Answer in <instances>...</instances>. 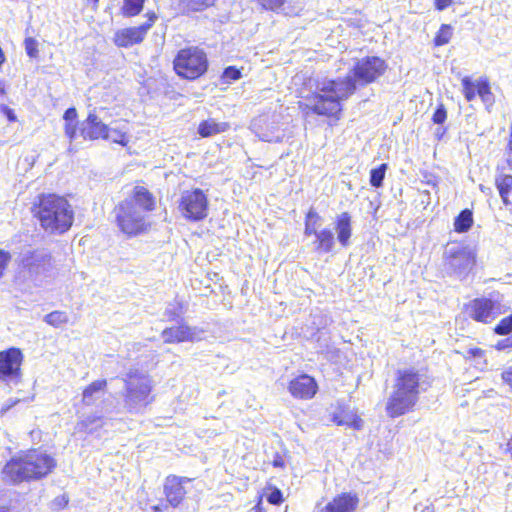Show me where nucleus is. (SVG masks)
<instances>
[{"mask_svg":"<svg viewBox=\"0 0 512 512\" xmlns=\"http://www.w3.org/2000/svg\"><path fill=\"white\" fill-rule=\"evenodd\" d=\"M44 321L55 328L68 323L69 317L66 312L55 310L50 312L44 317Z\"/></svg>","mask_w":512,"mask_h":512,"instance_id":"obj_33","label":"nucleus"},{"mask_svg":"<svg viewBox=\"0 0 512 512\" xmlns=\"http://www.w3.org/2000/svg\"><path fill=\"white\" fill-rule=\"evenodd\" d=\"M184 310V304L182 302H177L175 308L173 309H166L165 316L167 317V320L172 322L177 320V318L180 316V314Z\"/></svg>","mask_w":512,"mask_h":512,"instance_id":"obj_41","label":"nucleus"},{"mask_svg":"<svg viewBox=\"0 0 512 512\" xmlns=\"http://www.w3.org/2000/svg\"><path fill=\"white\" fill-rule=\"evenodd\" d=\"M474 224L473 212L465 208L454 219V231L457 233L468 232Z\"/></svg>","mask_w":512,"mask_h":512,"instance_id":"obj_28","label":"nucleus"},{"mask_svg":"<svg viewBox=\"0 0 512 512\" xmlns=\"http://www.w3.org/2000/svg\"><path fill=\"white\" fill-rule=\"evenodd\" d=\"M272 466L275 468H281V469L285 468V466H286L285 461L279 453L275 454L273 461H272Z\"/></svg>","mask_w":512,"mask_h":512,"instance_id":"obj_47","label":"nucleus"},{"mask_svg":"<svg viewBox=\"0 0 512 512\" xmlns=\"http://www.w3.org/2000/svg\"><path fill=\"white\" fill-rule=\"evenodd\" d=\"M155 400L152 380L142 373H128L124 381L123 402L129 413H140Z\"/></svg>","mask_w":512,"mask_h":512,"instance_id":"obj_7","label":"nucleus"},{"mask_svg":"<svg viewBox=\"0 0 512 512\" xmlns=\"http://www.w3.org/2000/svg\"><path fill=\"white\" fill-rule=\"evenodd\" d=\"M107 386L108 382L106 379H97L85 386L82 391V404L85 406L92 405L95 401V394L106 391Z\"/></svg>","mask_w":512,"mask_h":512,"instance_id":"obj_25","label":"nucleus"},{"mask_svg":"<svg viewBox=\"0 0 512 512\" xmlns=\"http://www.w3.org/2000/svg\"><path fill=\"white\" fill-rule=\"evenodd\" d=\"M23 360L20 348L9 347L0 351V381L18 382L22 377Z\"/></svg>","mask_w":512,"mask_h":512,"instance_id":"obj_11","label":"nucleus"},{"mask_svg":"<svg viewBox=\"0 0 512 512\" xmlns=\"http://www.w3.org/2000/svg\"><path fill=\"white\" fill-rule=\"evenodd\" d=\"M77 118L78 113L75 107H70L64 112V133L70 141L74 140L77 135Z\"/></svg>","mask_w":512,"mask_h":512,"instance_id":"obj_27","label":"nucleus"},{"mask_svg":"<svg viewBox=\"0 0 512 512\" xmlns=\"http://www.w3.org/2000/svg\"><path fill=\"white\" fill-rule=\"evenodd\" d=\"M447 117H448L447 109L443 103H440L436 107L431 120L434 124L442 125L446 122Z\"/></svg>","mask_w":512,"mask_h":512,"instance_id":"obj_39","label":"nucleus"},{"mask_svg":"<svg viewBox=\"0 0 512 512\" xmlns=\"http://www.w3.org/2000/svg\"><path fill=\"white\" fill-rule=\"evenodd\" d=\"M25 267L31 275H41L49 272L53 268V258L50 253L37 256L31 252L25 259Z\"/></svg>","mask_w":512,"mask_h":512,"instance_id":"obj_21","label":"nucleus"},{"mask_svg":"<svg viewBox=\"0 0 512 512\" xmlns=\"http://www.w3.org/2000/svg\"><path fill=\"white\" fill-rule=\"evenodd\" d=\"M6 94V89L4 83H0V96H3Z\"/></svg>","mask_w":512,"mask_h":512,"instance_id":"obj_56","label":"nucleus"},{"mask_svg":"<svg viewBox=\"0 0 512 512\" xmlns=\"http://www.w3.org/2000/svg\"><path fill=\"white\" fill-rule=\"evenodd\" d=\"M287 389L292 398L308 401L319 392V384L315 377L307 373H300L288 382Z\"/></svg>","mask_w":512,"mask_h":512,"instance_id":"obj_15","label":"nucleus"},{"mask_svg":"<svg viewBox=\"0 0 512 512\" xmlns=\"http://www.w3.org/2000/svg\"><path fill=\"white\" fill-rule=\"evenodd\" d=\"M217 0H179L178 6L183 15L202 13L216 4Z\"/></svg>","mask_w":512,"mask_h":512,"instance_id":"obj_24","label":"nucleus"},{"mask_svg":"<svg viewBox=\"0 0 512 512\" xmlns=\"http://www.w3.org/2000/svg\"><path fill=\"white\" fill-rule=\"evenodd\" d=\"M209 200L200 188H193L182 192L178 210L190 222L204 220L208 216Z\"/></svg>","mask_w":512,"mask_h":512,"instance_id":"obj_8","label":"nucleus"},{"mask_svg":"<svg viewBox=\"0 0 512 512\" xmlns=\"http://www.w3.org/2000/svg\"><path fill=\"white\" fill-rule=\"evenodd\" d=\"M192 478L169 474L163 483V495L165 501L172 508L180 507L186 500L188 491L186 484L192 482Z\"/></svg>","mask_w":512,"mask_h":512,"instance_id":"obj_14","label":"nucleus"},{"mask_svg":"<svg viewBox=\"0 0 512 512\" xmlns=\"http://www.w3.org/2000/svg\"><path fill=\"white\" fill-rule=\"evenodd\" d=\"M114 134V136L111 138L113 143L119 144L121 146H127L129 143V137L127 132L121 131L119 129H113L111 130Z\"/></svg>","mask_w":512,"mask_h":512,"instance_id":"obj_40","label":"nucleus"},{"mask_svg":"<svg viewBox=\"0 0 512 512\" xmlns=\"http://www.w3.org/2000/svg\"><path fill=\"white\" fill-rule=\"evenodd\" d=\"M505 453L508 454L512 459V434L510 435L506 442Z\"/></svg>","mask_w":512,"mask_h":512,"instance_id":"obj_51","label":"nucleus"},{"mask_svg":"<svg viewBox=\"0 0 512 512\" xmlns=\"http://www.w3.org/2000/svg\"><path fill=\"white\" fill-rule=\"evenodd\" d=\"M388 69L389 65L382 57L364 56L353 64L351 75L323 81L318 91L298 101V108L306 114L324 117L330 124H337L343 115L342 102L351 97L358 86L365 87L379 81Z\"/></svg>","mask_w":512,"mask_h":512,"instance_id":"obj_1","label":"nucleus"},{"mask_svg":"<svg viewBox=\"0 0 512 512\" xmlns=\"http://www.w3.org/2000/svg\"><path fill=\"white\" fill-rule=\"evenodd\" d=\"M230 124L228 122H219L214 118L202 120L198 124L197 132L202 138H209L228 131Z\"/></svg>","mask_w":512,"mask_h":512,"instance_id":"obj_23","label":"nucleus"},{"mask_svg":"<svg viewBox=\"0 0 512 512\" xmlns=\"http://www.w3.org/2000/svg\"><path fill=\"white\" fill-rule=\"evenodd\" d=\"M24 47L29 58L37 59L39 57V44L35 38L26 37L24 39Z\"/></svg>","mask_w":512,"mask_h":512,"instance_id":"obj_37","label":"nucleus"},{"mask_svg":"<svg viewBox=\"0 0 512 512\" xmlns=\"http://www.w3.org/2000/svg\"><path fill=\"white\" fill-rule=\"evenodd\" d=\"M156 209V197L145 186L135 185L129 197L112 209L114 223L127 238L148 234L152 230L149 213Z\"/></svg>","mask_w":512,"mask_h":512,"instance_id":"obj_3","label":"nucleus"},{"mask_svg":"<svg viewBox=\"0 0 512 512\" xmlns=\"http://www.w3.org/2000/svg\"><path fill=\"white\" fill-rule=\"evenodd\" d=\"M429 386L428 377L421 369L415 367L397 369L392 391L385 402L387 417L395 419L414 412L421 394Z\"/></svg>","mask_w":512,"mask_h":512,"instance_id":"obj_4","label":"nucleus"},{"mask_svg":"<svg viewBox=\"0 0 512 512\" xmlns=\"http://www.w3.org/2000/svg\"><path fill=\"white\" fill-rule=\"evenodd\" d=\"M453 37V27L450 24H441L433 38L434 47L448 44Z\"/></svg>","mask_w":512,"mask_h":512,"instance_id":"obj_30","label":"nucleus"},{"mask_svg":"<svg viewBox=\"0 0 512 512\" xmlns=\"http://www.w3.org/2000/svg\"><path fill=\"white\" fill-rule=\"evenodd\" d=\"M161 336L166 344L193 342L197 338V331L182 321L176 326L163 329Z\"/></svg>","mask_w":512,"mask_h":512,"instance_id":"obj_19","label":"nucleus"},{"mask_svg":"<svg viewBox=\"0 0 512 512\" xmlns=\"http://www.w3.org/2000/svg\"><path fill=\"white\" fill-rule=\"evenodd\" d=\"M146 0H123L120 13L125 18L138 16L144 8Z\"/></svg>","mask_w":512,"mask_h":512,"instance_id":"obj_29","label":"nucleus"},{"mask_svg":"<svg viewBox=\"0 0 512 512\" xmlns=\"http://www.w3.org/2000/svg\"><path fill=\"white\" fill-rule=\"evenodd\" d=\"M477 261L476 252L467 246L452 248L445 252V265L456 274L468 273Z\"/></svg>","mask_w":512,"mask_h":512,"instance_id":"obj_13","label":"nucleus"},{"mask_svg":"<svg viewBox=\"0 0 512 512\" xmlns=\"http://www.w3.org/2000/svg\"><path fill=\"white\" fill-rule=\"evenodd\" d=\"M100 0H86V5L91 7L92 10L96 11L99 6Z\"/></svg>","mask_w":512,"mask_h":512,"instance_id":"obj_52","label":"nucleus"},{"mask_svg":"<svg viewBox=\"0 0 512 512\" xmlns=\"http://www.w3.org/2000/svg\"><path fill=\"white\" fill-rule=\"evenodd\" d=\"M421 512H433V511L430 510L429 508L425 507Z\"/></svg>","mask_w":512,"mask_h":512,"instance_id":"obj_57","label":"nucleus"},{"mask_svg":"<svg viewBox=\"0 0 512 512\" xmlns=\"http://www.w3.org/2000/svg\"><path fill=\"white\" fill-rule=\"evenodd\" d=\"M263 11L280 12L284 9L288 0H253Z\"/></svg>","mask_w":512,"mask_h":512,"instance_id":"obj_32","label":"nucleus"},{"mask_svg":"<svg viewBox=\"0 0 512 512\" xmlns=\"http://www.w3.org/2000/svg\"><path fill=\"white\" fill-rule=\"evenodd\" d=\"M320 220L319 214L310 209L304 220V234L306 236H315L313 241V249L318 254L330 253L335 245L333 232L328 228H323L320 231L316 230L317 224Z\"/></svg>","mask_w":512,"mask_h":512,"instance_id":"obj_10","label":"nucleus"},{"mask_svg":"<svg viewBox=\"0 0 512 512\" xmlns=\"http://www.w3.org/2000/svg\"><path fill=\"white\" fill-rule=\"evenodd\" d=\"M168 507H170L169 504L165 502L162 504L153 505L151 507V510L152 512H164L165 510H167Z\"/></svg>","mask_w":512,"mask_h":512,"instance_id":"obj_50","label":"nucleus"},{"mask_svg":"<svg viewBox=\"0 0 512 512\" xmlns=\"http://www.w3.org/2000/svg\"><path fill=\"white\" fill-rule=\"evenodd\" d=\"M252 512H267L266 508L263 506L261 496L258 498L255 506L252 508Z\"/></svg>","mask_w":512,"mask_h":512,"instance_id":"obj_49","label":"nucleus"},{"mask_svg":"<svg viewBox=\"0 0 512 512\" xmlns=\"http://www.w3.org/2000/svg\"><path fill=\"white\" fill-rule=\"evenodd\" d=\"M462 93L467 102L473 101L479 96L482 102H493L494 95L492 93L491 84L486 76H482L475 82L470 77L464 76L461 79Z\"/></svg>","mask_w":512,"mask_h":512,"instance_id":"obj_16","label":"nucleus"},{"mask_svg":"<svg viewBox=\"0 0 512 512\" xmlns=\"http://www.w3.org/2000/svg\"><path fill=\"white\" fill-rule=\"evenodd\" d=\"M267 489L269 490V494L267 495V501L269 504L278 506L284 502L283 493L279 488L269 486Z\"/></svg>","mask_w":512,"mask_h":512,"instance_id":"obj_38","label":"nucleus"},{"mask_svg":"<svg viewBox=\"0 0 512 512\" xmlns=\"http://www.w3.org/2000/svg\"><path fill=\"white\" fill-rule=\"evenodd\" d=\"M331 421L337 426H346L354 430H361L363 427L362 418L343 402H338L334 406Z\"/></svg>","mask_w":512,"mask_h":512,"instance_id":"obj_20","label":"nucleus"},{"mask_svg":"<svg viewBox=\"0 0 512 512\" xmlns=\"http://www.w3.org/2000/svg\"><path fill=\"white\" fill-rule=\"evenodd\" d=\"M69 499L66 495H61L56 497L53 500V504L57 507L58 510H62L67 507Z\"/></svg>","mask_w":512,"mask_h":512,"instance_id":"obj_45","label":"nucleus"},{"mask_svg":"<svg viewBox=\"0 0 512 512\" xmlns=\"http://www.w3.org/2000/svg\"><path fill=\"white\" fill-rule=\"evenodd\" d=\"M335 230L341 246L347 247L352 236V217L349 212H342L336 217Z\"/></svg>","mask_w":512,"mask_h":512,"instance_id":"obj_22","label":"nucleus"},{"mask_svg":"<svg viewBox=\"0 0 512 512\" xmlns=\"http://www.w3.org/2000/svg\"><path fill=\"white\" fill-rule=\"evenodd\" d=\"M58 467L55 455L42 447H30L11 456L3 465L0 476L9 486L39 482L51 476Z\"/></svg>","mask_w":512,"mask_h":512,"instance_id":"obj_2","label":"nucleus"},{"mask_svg":"<svg viewBox=\"0 0 512 512\" xmlns=\"http://www.w3.org/2000/svg\"><path fill=\"white\" fill-rule=\"evenodd\" d=\"M507 149H508L509 151H512V122H511L510 130H509V137H508V142H507Z\"/></svg>","mask_w":512,"mask_h":512,"instance_id":"obj_53","label":"nucleus"},{"mask_svg":"<svg viewBox=\"0 0 512 512\" xmlns=\"http://www.w3.org/2000/svg\"><path fill=\"white\" fill-rule=\"evenodd\" d=\"M464 312L476 322L489 324L498 317L501 310L497 302L486 297H479L465 304Z\"/></svg>","mask_w":512,"mask_h":512,"instance_id":"obj_12","label":"nucleus"},{"mask_svg":"<svg viewBox=\"0 0 512 512\" xmlns=\"http://www.w3.org/2000/svg\"><path fill=\"white\" fill-rule=\"evenodd\" d=\"M360 498L355 492H341L333 496L320 512H356Z\"/></svg>","mask_w":512,"mask_h":512,"instance_id":"obj_18","label":"nucleus"},{"mask_svg":"<svg viewBox=\"0 0 512 512\" xmlns=\"http://www.w3.org/2000/svg\"><path fill=\"white\" fill-rule=\"evenodd\" d=\"M496 348L498 350H504L507 348H512V337L506 338L500 342L497 343Z\"/></svg>","mask_w":512,"mask_h":512,"instance_id":"obj_48","label":"nucleus"},{"mask_svg":"<svg viewBox=\"0 0 512 512\" xmlns=\"http://www.w3.org/2000/svg\"><path fill=\"white\" fill-rule=\"evenodd\" d=\"M501 378L512 389V365L502 372Z\"/></svg>","mask_w":512,"mask_h":512,"instance_id":"obj_46","label":"nucleus"},{"mask_svg":"<svg viewBox=\"0 0 512 512\" xmlns=\"http://www.w3.org/2000/svg\"><path fill=\"white\" fill-rule=\"evenodd\" d=\"M460 3V0H433L434 9L438 12Z\"/></svg>","mask_w":512,"mask_h":512,"instance_id":"obj_42","label":"nucleus"},{"mask_svg":"<svg viewBox=\"0 0 512 512\" xmlns=\"http://www.w3.org/2000/svg\"><path fill=\"white\" fill-rule=\"evenodd\" d=\"M110 131L109 126L103 123L95 113H89L82 122L80 135L88 141L108 140L110 139Z\"/></svg>","mask_w":512,"mask_h":512,"instance_id":"obj_17","label":"nucleus"},{"mask_svg":"<svg viewBox=\"0 0 512 512\" xmlns=\"http://www.w3.org/2000/svg\"><path fill=\"white\" fill-rule=\"evenodd\" d=\"M463 358L467 362L475 363L476 365H487L486 351L480 347L469 348L463 354Z\"/></svg>","mask_w":512,"mask_h":512,"instance_id":"obj_31","label":"nucleus"},{"mask_svg":"<svg viewBox=\"0 0 512 512\" xmlns=\"http://www.w3.org/2000/svg\"><path fill=\"white\" fill-rule=\"evenodd\" d=\"M6 62V55L2 47L0 46V68L3 66V64Z\"/></svg>","mask_w":512,"mask_h":512,"instance_id":"obj_54","label":"nucleus"},{"mask_svg":"<svg viewBox=\"0 0 512 512\" xmlns=\"http://www.w3.org/2000/svg\"><path fill=\"white\" fill-rule=\"evenodd\" d=\"M242 68H237L236 66H228L226 67L221 75V79L224 83H231L233 81H237L242 77Z\"/></svg>","mask_w":512,"mask_h":512,"instance_id":"obj_35","label":"nucleus"},{"mask_svg":"<svg viewBox=\"0 0 512 512\" xmlns=\"http://www.w3.org/2000/svg\"><path fill=\"white\" fill-rule=\"evenodd\" d=\"M11 260L9 252L0 249V277L3 275L8 263Z\"/></svg>","mask_w":512,"mask_h":512,"instance_id":"obj_43","label":"nucleus"},{"mask_svg":"<svg viewBox=\"0 0 512 512\" xmlns=\"http://www.w3.org/2000/svg\"><path fill=\"white\" fill-rule=\"evenodd\" d=\"M173 71L178 78L194 82L203 78L209 71L210 61L207 52L197 45L180 48L172 61Z\"/></svg>","mask_w":512,"mask_h":512,"instance_id":"obj_6","label":"nucleus"},{"mask_svg":"<svg viewBox=\"0 0 512 512\" xmlns=\"http://www.w3.org/2000/svg\"><path fill=\"white\" fill-rule=\"evenodd\" d=\"M387 164L383 163L370 171V184L375 188H379L383 184Z\"/></svg>","mask_w":512,"mask_h":512,"instance_id":"obj_34","label":"nucleus"},{"mask_svg":"<svg viewBox=\"0 0 512 512\" xmlns=\"http://www.w3.org/2000/svg\"><path fill=\"white\" fill-rule=\"evenodd\" d=\"M32 218L47 233L62 235L68 232L75 222V209L64 194L42 192L30 204Z\"/></svg>","mask_w":512,"mask_h":512,"instance_id":"obj_5","label":"nucleus"},{"mask_svg":"<svg viewBox=\"0 0 512 512\" xmlns=\"http://www.w3.org/2000/svg\"><path fill=\"white\" fill-rule=\"evenodd\" d=\"M146 21L139 26H131L117 30L113 36V43L118 48H129L141 44L148 31L154 26L157 15L153 11L146 13Z\"/></svg>","mask_w":512,"mask_h":512,"instance_id":"obj_9","label":"nucleus"},{"mask_svg":"<svg viewBox=\"0 0 512 512\" xmlns=\"http://www.w3.org/2000/svg\"><path fill=\"white\" fill-rule=\"evenodd\" d=\"M0 512H11V508L8 505L0 504Z\"/></svg>","mask_w":512,"mask_h":512,"instance_id":"obj_55","label":"nucleus"},{"mask_svg":"<svg viewBox=\"0 0 512 512\" xmlns=\"http://www.w3.org/2000/svg\"><path fill=\"white\" fill-rule=\"evenodd\" d=\"M495 186L505 206L510 205L509 194L512 193V175L500 174L495 179Z\"/></svg>","mask_w":512,"mask_h":512,"instance_id":"obj_26","label":"nucleus"},{"mask_svg":"<svg viewBox=\"0 0 512 512\" xmlns=\"http://www.w3.org/2000/svg\"><path fill=\"white\" fill-rule=\"evenodd\" d=\"M493 330L495 334L501 336L508 335L512 332V313L502 318Z\"/></svg>","mask_w":512,"mask_h":512,"instance_id":"obj_36","label":"nucleus"},{"mask_svg":"<svg viewBox=\"0 0 512 512\" xmlns=\"http://www.w3.org/2000/svg\"><path fill=\"white\" fill-rule=\"evenodd\" d=\"M0 112L6 116V118L8 119L9 122H16L17 121V116L15 114V111L10 108L9 106L7 105H0Z\"/></svg>","mask_w":512,"mask_h":512,"instance_id":"obj_44","label":"nucleus"}]
</instances>
